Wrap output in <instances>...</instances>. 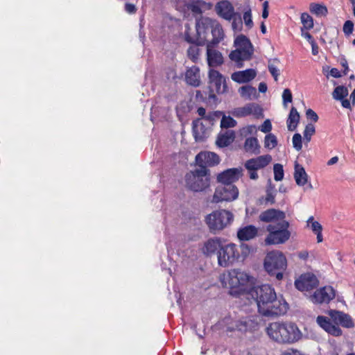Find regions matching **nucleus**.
<instances>
[{
  "mask_svg": "<svg viewBox=\"0 0 355 355\" xmlns=\"http://www.w3.org/2000/svg\"><path fill=\"white\" fill-rule=\"evenodd\" d=\"M184 4L187 6L188 9L190 10L194 14H201L202 10L200 6L205 4L204 2L197 1L191 3H187L184 2Z\"/></svg>",
  "mask_w": 355,
  "mask_h": 355,
  "instance_id": "a18cd8bd",
  "label": "nucleus"
},
{
  "mask_svg": "<svg viewBox=\"0 0 355 355\" xmlns=\"http://www.w3.org/2000/svg\"><path fill=\"white\" fill-rule=\"evenodd\" d=\"M217 14L222 18L230 21L235 16L234 8L228 1H222L216 6Z\"/></svg>",
  "mask_w": 355,
  "mask_h": 355,
  "instance_id": "5701e85b",
  "label": "nucleus"
},
{
  "mask_svg": "<svg viewBox=\"0 0 355 355\" xmlns=\"http://www.w3.org/2000/svg\"><path fill=\"white\" fill-rule=\"evenodd\" d=\"M212 40L207 44H211L213 46L217 45L224 37V32L221 25L218 21L214 20V23L211 30Z\"/></svg>",
  "mask_w": 355,
  "mask_h": 355,
  "instance_id": "c85d7f7f",
  "label": "nucleus"
},
{
  "mask_svg": "<svg viewBox=\"0 0 355 355\" xmlns=\"http://www.w3.org/2000/svg\"><path fill=\"white\" fill-rule=\"evenodd\" d=\"M348 95V89L344 86H338L332 93L333 98L341 101Z\"/></svg>",
  "mask_w": 355,
  "mask_h": 355,
  "instance_id": "e433bc0d",
  "label": "nucleus"
},
{
  "mask_svg": "<svg viewBox=\"0 0 355 355\" xmlns=\"http://www.w3.org/2000/svg\"><path fill=\"white\" fill-rule=\"evenodd\" d=\"M198 46V44L193 45L187 49V56L193 62H196L199 59L200 49Z\"/></svg>",
  "mask_w": 355,
  "mask_h": 355,
  "instance_id": "58836bf2",
  "label": "nucleus"
},
{
  "mask_svg": "<svg viewBox=\"0 0 355 355\" xmlns=\"http://www.w3.org/2000/svg\"><path fill=\"white\" fill-rule=\"evenodd\" d=\"M239 196V189L233 184H225L218 186L212 198V202L233 201Z\"/></svg>",
  "mask_w": 355,
  "mask_h": 355,
  "instance_id": "9d476101",
  "label": "nucleus"
},
{
  "mask_svg": "<svg viewBox=\"0 0 355 355\" xmlns=\"http://www.w3.org/2000/svg\"><path fill=\"white\" fill-rule=\"evenodd\" d=\"M283 104L284 107L287 106L288 103L292 102L293 96L289 89H285L282 94Z\"/></svg>",
  "mask_w": 355,
  "mask_h": 355,
  "instance_id": "09e8293b",
  "label": "nucleus"
},
{
  "mask_svg": "<svg viewBox=\"0 0 355 355\" xmlns=\"http://www.w3.org/2000/svg\"><path fill=\"white\" fill-rule=\"evenodd\" d=\"M239 93L245 100H252L258 97L256 88L249 85L241 87L239 89Z\"/></svg>",
  "mask_w": 355,
  "mask_h": 355,
  "instance_id": "7c9ffc66",
  "label": "nucleus"
},
{
  "mask_svg": "<svg viewBox=\"0 0 355 355\" xmlns=\"http://www.w3.org/2000/svg\"><path fill=\"white\" fill-rule=\"evenodd\" d=\"M234 220L233 214L226 209L216 210L209 214L206 223L211 232H217L229 226Z\"/></svg>",
  "mask_w": 355,
  "mask_h": 355,
  "instance_id": "0eeeda50",
  "label": "nucleus"
},
{
  "mask_svg": "<svg viewBox=\"0 0 355 355\" xmlns=\"http://www.w3.org/2000/svg\"><path fill=\"white\" fill-rule=\"evenodd\" d=\"M310 10L318 17H324L327 14V7L318 3H311L310 5Z\"/></svg>",
  "mask_w": 355,
  "mask_h": 355,
  "instance_id": "f704fd0d",
  "label": "nucleus"
},
{
  "mask_svg": "<svg viewBox=\"0 0 355 355\" xmlns=\"http://www.w3.org/2000/svg\"><path fill=\"white\" fill-rule=\"evenodd\" d=\"M231 113L236 117H244L251 114L259 117L262 114V110L259 105L252 103L234 108Z\"/></svg>",
  "mask_w": 355,
  "mask_h": 355,
  "instance_id": "dca6fc26",
  "label": "nucleus"
},
{
  "mask_svg": "<svg viewBox=\"0 0 355 355\" xmlns=\"http://www.w3.org/2000/svg\"><path fill=\"white\" fill-rule=\"evenodd\" d=\"M209 83L211 92L209 97L215 98L214 92L223 94L227 92V84L225 77L218 71L213 69L209 71Z\"/></svg>",
  "mask_w": 355,
  "mask_h": 355,
  "instance_id": "f8f14e48",
  "label": "nucleus"
},
{
  "mask_svg": "<svg viewBox=\"0 0 355 355\" xmlns=\"http://www.w3.org/2000/svg\"><path fill=\"white\" fill-rule=\"evenodd\" d=\"M261 221L264 223H270V224H277V223L283 221L286 218V214L275 209H269L261 212L259 216Z\"/></svg>",
  "mask_w": 355,
  "mask_h": 355,
  "instance_id": "a211bd4d",
  "label": "nucleus"
},
{
  "mask_svg": "<svg viewBox=\"0 0 355 355\" xmlns=\"http://www.w3.org/2000/svg\"><path fill=\"white\" fill-rule=\"evenodd\" d=\"M318 324L322 328L329 334L334 336H340L342 335V330L340 328L331 323L329 318L325 316L319 315L316 318Z\"/></svg>",
  "mask_w": 355,
  "mask_h": 355,
  "instance_id": "412c9836",
  "label": "nucleus"
},
{
  "mask_svg": "<svg viewBox=\"0 0 355 355\" xmlns=\"http://www.w3.org/2000/svg\"><path fill=\"white\" fill-rule=\"evenodd\" d=\"M306 117L314 122L318 121V114L311 109H308L306 112Z\"/></svg>",
  "mask_w": 355,
  "mask_h": 355,
  "instance_id": "5fc2aeb1",
  "label": "nucleus"
},
{
  "mask_svg": "<svg viewBox=\"0 0 355 355\" xmlns=\"http://www.w3.org/2000/svg\"><path fill=\"white\" fill-rule=\"evenodd\" d=\"M232 26L234 31H240L242 28V19L241 15L236 13L235 16L232 19Z\"/></svg>",
  "mask_w": 355,
  "mask_h": 355,
  "instance_id": "49530a36",
  "label": "nucleus"
},
{
  "mask_svg": "<svg viewBox=\"0 0 355 355\" xmlns=\"http://www.w3.org/2000/svg\"><path fill=\"white\" fill-rule=\"evenodd\" d=\"M311 230L315 234L322 232V227L318 221H315L311 223Z\"/></svg>",
  "mask_w": 355,
  "mask_h": 355,
  "instance_id": "6e6d98bb",
  "label": "nucleus"
},
{
  "mask_svg": "<svg viewBox=\"0 0 355 355\" xmlns=\"http://www.w3.org/2000/svg\"><path fill=\"white\" fill-rule=\"evenodd\" d=\"M257 76L254 69H249L241 71L234 72L232 74V79L239 83H243L253 80Z\"/></svg>",
  "mask_w": 355,
  "mask_h": 355,
  "instance_id": "cd10ccee",
  "label": "nucleus"
},
{
  "mask_svg": "<svg viewBox=\"0 0 355 355\" xmlns=\"http://www.w3.org/2000/svg\"><path fill=\"white\" fill-rule=\"evenodd\" d=\"M258 234V228L250 225L240 228L237 232V237L240 241H247L254 239Z\"/></svg>",
  "mask_w": 355,
  "mask_h": 355,
  "instance_id": "bb28decb",
  "label": "nucleus"
},
{
  "mask_svg": "<svg viewBox=\"0 0 355 355\" xmlns=\"http://www.w3.org/2000/svg\"><path fill=\"white\" fill-rule=\"evenodd\" d=\"M259 130L264 133L270 132L272 130V124L270 120H266L259 127Z\"/></svg>",
  "mask_w": 355,
  "mask_h": 355,
  "instance_id": "603ef678",
  "label": "nucleus"
},
{
  "mask_svg": "<svg viewBox=\"0 0 355 355\" xmlns=\"http://www.w3.org/2000/svg\"><path fill=\"white\" fill-rule=\"evenodd\" d=\"M318 285L317 277L311 273L302 274L295 281V287L301 291L312 290Z\"/></svg>",
  "mask_w": 355,
  "mask_h": 355,
  "instance_id": "4468645a",
  "label": "nucleus"
},
{
  "mask_svg": "<svg viewBox=\"0 0 355 355\" xmlns=\"http://www.w3.org/2000/svg\"><path fill=\"white\" fill-rule=\"evenodd\" d=\"M214 20L207 17H202L196 20V37H191L185 33V40L190 43H196L198 45H204L208 41V32L211 30Z\"/></svg>",
  "mask_w": 355,
  "mask_h": 355,
  "instance_id": "1a4fd4ad",
  "label": "nucleus"
},
{
  "mask_svg": "<svg viewBox=\"0 0 355 355\" xmlns=\"http://www.w3.org/2000/svg\"><path fill=\"white\" fill-rule=\"evenodd\" d=\"M338 161V157L337 156H335V157H331L328 162H327V165L328 166H331V165H334L335 164H336Z\"/></svg>",
  "mask_w": 355,
  "mask_h": 355,
  "instance_id": "338daca9",
  "label": "nucleus"
},
{
  "mask_svg": "<svg viewBox=\"0 0 355 355\" xmlns=\"http://www.w3.org/2000/svg\"><path fill=\"white\" fill-rule=\"evenodd\" d=\"M279 63V60L277 58L270 60L268 62V70L271 75L273 76L275 81L277 80L278 77L280 74L279 69L277 68L276 64Z\"/></svg>",
  "mask_w": 355,
  "mask_h": 355,
  "instance_id": "c9c22d12",
  "label": "nucleus"
},
{
  "mask_svg": "<svg viewBox=\"0 0 355 355\" xmlns=\"http://www.w3.org/2000/svg\"><path fill=\"white\" fill-rule=\"evenodd\" d=\"M341 103L343 107L348 109L351 108V104L349 100L343 98V100H341Z\"/></svg>",
  "mask_w": 355,
  "mask_h": 355,
  "instance_id": "69168bd1",
  "label": "nucleus"
},
{
  "mask_svg": "<svg viewBox=\"0 0 355 355\" xmlns=\"http://www.w3.org/2000/svg\"><path fill=\"white\" fill-rule=\"evenodd\" d=\"M330 74L334 78H340L341 76L340 71L336 68H332L331 69Z\"/></svg>",
  "mask_w": 355,
  "mask_h": 355,
  "instance_id": "052dcab7",
  "label": "nucleus"
},
{
  "mask_svg": "<svg viewBox=\"0 0 355 355\" xmlns=\"http://www.w3.org/2000/svg\"><path fill=\"white\" fill-rule=\"evenodd\" d=\"M310 44H311V47H312V53L314 55H318V52H319V47L317 45V44L315 43V41H311V43H310Z\"/></svg>",
  "mask_w": 355,
  "mask_h": 355,
  "instance_id": "bf43d9fd",
  "label": "nucleus"
},
{
  "mask_svg": "<svg viewBox=\"0 0 355 355\" xmlns=\"http://www.w3.org/2000/svg\"><path fill=\"white\" fill-rule=\"evenodd\" d=\"M288 227L289 223L286 220L277 224H269L266 228L269 234L265 239L266 244L277 245L286 243L291 236Z\"/></svg>",
  "mask_w": 355,
  "mask_h": 355,
  "instance_id": "423d86ee",
  "label": "nucleus"
},
{
  "mask_svg": "<svg viewBox=\"0 0 355 355\" xmlns=\"http://www.w3.org/2000/svg\"><path fill=\"white\" fill-rule=\"evenodd\" d=\"M251 279L248 273L239 269L231 270L220 277L223 286L230 288V294L232 295L248 293L247 286Z\"/></svg>",
  "mask_w": 355,
  "mask_h": 355,
  "instance_id": "7ed1b4c3",
  "label": "nucleus"
},
{
  "mask_svg": "<svg viewBox=\"0 0 355 355\" xmlns=\"http://www.w3.org/2000/svg\"><path fill=\"white\" fill-rule=\"evenodd\" d=\"M294 178L298 186L305 185L308 180V175L304 168L297 162L295 164Z\"/></svg>",
  "mask_w": 355,
  "mask_h": 355,
  "instance_id": "c756f323",
  "label": "nucleus"
},
{
  "mask_svg": "<svg viewBox=\"0 0 355 355\" xmlns=\"http://www.w3.org/2000/svg\"><path fill=\"white\" fill-rule=\"evenodd\" d=\"M315 132V127L313 124L309 123L306 125L304 131V139L306 143H309L311 141V136L314 135Z\"/></svg>",
  "mask_w": 355,
  "mask_h": 355,
  "instance_id": "37998d69",
  "label": "nucleus"
},
{
  "mask_svg": "<svg viewBox=\"0 0 355 355\" xmlns=\"http://www.w3.org/2000/svg\"><path fill=\"white\" fill-rule=\"evenodd\" d=\"M329 315L337 326L340 324L345 328H352L354 326L351 316L344 312L330 310Z\"/></svg>",
  "mask_w": 355,
  "mask_h": 355,
  "instance_id": "aec40b11",
  "label": "nucleus"
},
{
  "mask_svg": "<svg viewBox=\"0 0 355 355\" xmlns=\"http://www.w3.org/2000/svg\"><path fill=\"white\" fill-rule=\"evenodd\" d=\"M209 170L205 167L197 168L186 175L187 186L192 191H201L209 187Z\"/></svg>",
  "mask_w": 355,
  "mask_h": 355,
  "instance_id": "6e6552de",
  "label": "nucleus"
},
{
  "mask_svg": "<svg viewBox=\"0 0 355 355\" xmlns=\"http://www.w3.org/2000/svg\"><path fill=\"white\" fill-rule=\"evenodd\" d=\"M196 162L200 168L212 166L220 162L219 157L212 152H201L196 157Z\"/></svg>",
  "mask_w": 355,
  "mask_h": 355,
  "instance_id": "f3484780",
  "label": "nucleus"
},
{
  "mask_svg": "<svg viewBox=\"0 0 355 355\" xmlns=\"http://www.w3.org/2000/svg\"><path fill=\"white\" fill-rule=\"evenodd\" d=\"M239 257L236 245L230 243L221 245L217 253L218 263L221 267H228Z\"/></svg>",
  "mask_w": 355,
  "mask_h": 355,
  "instance_id": "9b49d317",
  "label": "nucleus"
},
{
  "mask_svg": "<svg viewBox=\"0 0 355 355\" xmlns=\"http://www.w3.org/2000/svg\"><path fill=\"white\" fill-rule=\"evenodd\" d=\"M125 9V11L128 13H135L137 10L135 6L132 3H126Z\"/></svg>",
  "mask_w": 355,
  "mask_h": 355,
  "instance_id": "4d7b16f0",
  "label": "nucleus"
},
{
  "mask_svg": "<svg viewBox=\"0 0 355 355\" xmlns=\"http://www.w3.org/2000/svg\"><path fill=\"white\" fill-rule=\"evenodd\" d=\"M293 148L297 150L300 151L302 150V136L299 133H295L293 137Z\"/></svg>",
  "mask_w": 355,
  "mask_h": 355,
  "instance_id": "de8ad7c7",
  "label": "nucleus"
},
{
  "mask_svg": "<svg viewBox=\"0 0 355 355\" xmlns=\"http://www.w3.org/2000/svg\"><path fill=\"white\" fill-rule=\"evenodd\" d=\"M247 295L254 300L259 313L263 316L282 315L288 310L287 302L282 297H277L274 288L269 284L251 288Z\"/></svg>",
  "mask_w": 355,
  "mask_h": 355,
  "instance_id": "f257e3e1",
  "label": "nucleus"
},
{
  "mask_svg": "<svg viewBox=\"0 0 355 355\" xmlns=\"http://www.w3.org/2000/svg\"><path fill=\"white\" fill-rule=\"evenodd\" d=\"M214 46L211 44H207V60L210 67H218L223 62L221 53L215 49Z\"/></svg>",
  "mask_w": 355,
  "mask_h": 355,
  "instance_id": "b1692460",
  "label": "nucleus"
},
{
  "mask_svg": "<svg viewBox=\"0 0 355 355\" xmlns=\"http://www.w3.org/2000/svg\"><path fill=\"white\" fill-rule=\"evenodd\" d=\"M250 178L252 180H257L258 178V174L257 170H248Z\"/></svg>",
  "mask_w": 355,
  "mask_h": 355,
  "instance_id": "680f3d73",
  "label": "nucleus"
},
{
  "mask_svg": "<svg viewBox=\"0 0 355 355\" xmlns=\"http://www.w3.org/2000/svg\"><path fill=\"white\" fill-rule=\"evenodd\" d=\"M269 186L266 190V201L267 202H270V204H273L275 202V189L274 186L271 185V181L269 180Z\"/></svg>",
  "mask_w": 355,
  "mask_h": 355,
  "instance_id": "ea45409f",
  "label": "nucleus"
},
{
  "mask_svg": "<svg viewBox=\"0 0 355 355\" xmlns=\"http://www.w3.org/2000/svg\"><path fill=\"white\" fill-rule=\"evenodd\" d=\"M248 328V322L246 320H239L236 322V329L241 331H245Z\"/></svg>",
  "mask_w": 355,
  "mask_h": 355,
  "instance_id": "864d4df0",
  "label": "nucleus"
},
{
  "mask_svg": "<svg viewBox=\"0 0 355 355\" xmlns=\"http://www.w3.org/2000/svg\"><path fill=\"white\" fill-rule=\"evenodd\" d=\"M277 145V139L275 135L269 133L265 137L264 146L270 150L273 149Z\"/></svg>",
  "mask_w": 355,
  "mask_h": 355,
  "instance_id": "4c0bfd02",
  "label": "nucleus"
},
{
  "mask_svg": "<svg viewBox=\"0 0 355 355\" xmlns=\"http://www.w3.org/2000/svg\"><path fill=\"white\" fill-rule=\"evenodd\" d=\"M274 179L276 181H281L284 178L283 166L280 164H275L273 167Z\"/></svg>",
  "mask_w": 355,
  "mask_h": 355,
  "instance_id": "c03bdc74",
  "label": "nucleus"
},
{
  "mask_svg": "<svg viewBox=\"0 0 355 355\" xmlns=\"http://www.w3.org/2000/svg\"><path fill=\"white\" fill-rule=\"evenodd\" d=\"M268 336L281 344H291L298 341L302 333L297 326L293 322H272L266 328Z\"/></svg>",
  "mask_w": 355,
  "mask_h": 355,
  "instance_id": "f03ea898",
  "label": "nucleus"
},
{
  "mask_svg": "<svg viewBox=\"0 0 355 355\" xmlns=\"http://www.w3.org/2000/svg\"><path fill=\"white\" fill-rule=\"evenodd\" d=\"M259 91L261 93H265L267 91V85L264 83H260L259 85Z\"/></svg>",
  "mask_w": 355,
  "mask_h": 355,
  "instance_id": "0e129e2a",
  "label": "nucleus"
},
{
  "mask_svg": "<svg viewBox=\"0 0 355 355\" xmlns=\"http://www.w3.org/2000/svg\"><path fill=\"white\" fill-rule=\"evenodd\" d=\"M296 349H290L283 352L281 355H296Z\"/></svg>",
  "mask_w": 355,
  "mask_h": 355,
  "instance_id": "774afa93",
  "label": "nucleus"
},
{
  "mask_svg": "<svg viewBox=\"0 0 355 355\" xmlns=\"http://www.w3.org/2000/svg\"><path fill=\"white\" fill-rule=\"evenodd\" d=\"M302 31H303V30H302ZM302 35L304 38H306L309 41V43H311V41H315L313 40V38L312 37V36L311 35V34L308 32H305V33L302 32Z\"/></svg>",
  "mask_w": 355,
  "mask_h": 355,
  "instance_id": "e2e57ef3",
  "label": "nucleus"
},
{
  "mask_svg": "<svg viewBox=\"0 0 355 355\" xmlns=\"http://www.w3.org/2000/svg\"><path fill=\"white\" fill-rule=\"evenodd\" d=\"M236 125V121L231 116H223L220 121V126L223 128H233Z\"/></svg>",
  "mask_w": 355,
  "mask_h": 355,
  "instance_id": "79ce46f5",
  "label": "nucleus"
},
{
  "mask_svg": "<svg viewBox=\"0 0 355 355\" xmlns=\"http://www.w3.org/2000/svg\"><path fill=\"white\" fill-rule=\"evenodd\" d=\"M335 295V291L331 286H324L315 291L313 295L310 296V300L315 304L329 303Z\"/></svg>",
  "mask_w": 355,
  "mask_h": 355,
  "instance_id": "2eb2a0df",
  "label": "nucleus"
},
{
  "mask_svg": "<svg viewBox=\"0 0 355 355\" xmlns=\"http://www.w3.org/2000/svg\"><path fill=\"white\" fill-rule=\"evenodd\" d=\"M300 114L297 111L296 108L292 107L287 119V127L288 130L294 131L296 129L300 121Z\"/></svg>",
  "mask_w": 355,
  "mask_h": 355,
  "instance_id": "2f4dec72",
  "label": "nucleus"
},
{
  "mask_svg": "<svg viewBox=\"0 0 355 355\" xmlns=\"http://www.w3.org/2000/svg\"><path fill=\"white\" fill-rule=\"evenodd\" d=\"M301 21L306 29H311L313 27V18L307 13H302Z\"/></svg>",
  "mask_w": 355,
  "mask_h": 355,
  "instance_id": "a19ab883",
  "label": "nucleus"
},
{
  "mask_svg": "<svg viewBox=\"0 0 355 355\" xmlns=\"http://www.w3.org/2000/svg\"><path fill=\"white\" fill-rule=\"evenodd\" d=\"M244 148L246 152L258 155L260 153V145L256 137H250L245 139Z\"/></svg>",
  "mask_w": 355,
  "mask_h": 355,
  "instance_id": "72a5a7b5",
  "label": "nucleus"
},
{
  "mask_svg": "<svg viewBox=\"0 0 355 355\" xmlns=\"http://www.w3.org/2000/svg\"><path fill=\"white\" fill-rule=\"evenodd\" d=\"M209 124L210 121L207 119H199L193 121V134L196 141H203L209 136Z\"/></svg>",
  "mask_w": 355,
  "mask_h": 355,
  "instance_id": "ddd939ff",
  "label": "nucleus"
},
{
  "mask_svg": "<svg viewBox=\"0 0 355 355\" xmlns=\"http://www.w3.org/2000/svg\"><path fill=\"white\" fill-rule=\"evenodd\" d=\"M235 138V134L233 130H226L224 133L220 134L216 141V144L220 147H225L233 142Z\"/></svg>",
  "mask_w": 355,
  "mask_h": 355,
  "instance_id": "473e14b6",
  "label": "nucleus"
},
{
  "mask_svg": "<svg viewBox=\"0 0 355 355\" xmlns=\"http://www.w3.org/2000/svg\"><path fill=\"white\" fill-rule=\"evenodd\" d=\"M222 245L220 239L218 238L209 239L206 241L202 248L201 252L203 254L207 257L214 255L216 252H218Z\"/></svg>",
  "mask_w": 355,
  "mask_h": 355,
  "instance_id": "393cba45",
  "label": "nucleus"
},
{
  "mask_svg": "<svg viewBox=\"0 0 355 355\" xmlns=\"http://www.w3.org/2000/svg\"><path fill=\"white\" fill-rule=\"evenodd\" d=\"M186 83L193 87H198L200 85V73L199 67L192 66L188 67L185 72Z\"/></svg>",
  "mask_w": 355,
  "mask_h": 355,
  "instance_id": "a878e982",
  "label": "nucleus"
},
{
  "mask_svg": "<svg viewBox=\"0 0 355 355\" xmlns=\"http://www.w3.org/2000/svg\"><path fill=\"white\" fill-rule=\"evenodd\" d=\"M242 171L241 168L227 169L218 175L217 180L222 184H233L241 177Z\"/></svg>",
  "mask_w": 355,
  "mask_h": 355,
  "instance_id": "6ab92c4d",
  "label": "nucleus"
},
{
  "mask_svg": "<svg viewBox=\"0 0 355 355\" xmlns=\"http://www.w3.org/2000/svg\"><path fill=\"white\" fill-rule=\"evenodd\" d=\"M271 161L272 157L270 155H261L246 161L245 167L247 170L257 171L266 167Z\"/></svg>",
  "mask_w": 355,
  "mask_h": 355,
  "instance_id": "4be33fe9",
  "label": "nucleus"
},
{
  "mask_svg": "<svg viewBox=\"0 0 355 355\" xmlns=\"http://www.w3.org/2000/svg\"><path fill=\"white\" fill-rule=\"evenodd\" d=\"M343 30L345 35L349 36L351 35L354 30L353 22L350 20L346 21L343 25Z\"/></svg>",
  "mask_w": 355,
  "mask_h": 355,
  "instance_id": "8fccbe9b",
  "label": "nucleus"
},
{
  "mask_svg": "<svg viewBox=\"0 0 355 355\" xmlns=\"http://www.w3.org/2000/svg\"><path fill=\"white\" fill-rule=\"evenodd\" d=\"M236 49L230 54V58L238 67H243V62L250 60L254 53V49L250 40L243 35H239L234 40Z\"/></svg>",
  "mask_w": 355,
  "mask_h": 355,
  "instance_id": "39448f33",
  "label": "nucleus"
},
{
  "mask_svg": "<svg viewBox=\"0 0 355 355\" xmlns=\"http://www.w3.org/2000/svg\"><path fill=\"white\" fill-rule=\"evenodd\" d=\"M243 20L244 23L248 28H251L253 26V22L252 19L251 10H248L245 11L243 14Z\"/></svg>",
  "mask_w": 355,
  "mask_h": 355,
  "instance_id": "3c124183",
  "label": "nucleus"
},
{
  "mask_svg": "<svg viewBox=\"0 0 355 355\" xmlns=\"http://www.w3.org/2000/svg\"><path fill=\"white\" fill-rule=\"evenodd\" d=\"M297 256L300 259L306 260L309 257V252L306 250H302L297 253Z\"/></svg>",
  "mask_w": 355,
  "mask_h": 355,
  "instance_id": "13d9d810",
  "label": "nucleus"
},
{
  "mask_svg": "<svg viewBox=\"0 0 355 355\" xmlns=\"http://www.w3.org/2000/svg\"><path fill=\"white\" fill-rule=\"evenodd\" d=\"M286 267L287 260L282 252L273 250L266 254L264 259V268L271 276H275L277 280H281L283 278V272Z\"/></svg>",
  "mask_w": 355,
  "mask_h": 355,
  "instance_id": "20e7f679",
  "label": "nucleus"
}]
</instances>
